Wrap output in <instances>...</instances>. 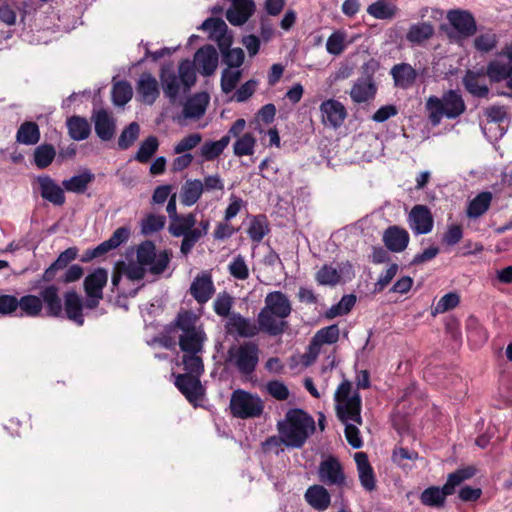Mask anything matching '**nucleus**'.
Listing matches in <instances>:
<instances>
[{
  "instance_id": "nucleus-52",
  "label": "nucleus",
  "mask_w": 512,
  "mask_h": 512,
  "mask_svg": "<svg viewBox=\"0 0 512 512\" xmlns=\"http://www.w3.org/2000/svg\"><path fill=\"white\" fill-rule=\"evenodd\" d=\"M347 34L342 30L334 31L327 39L326 50L329 54L338 56L344 52L347 47Z\"/></svg>"
},
{
  "instance_id": "nucleus-20",
  "label": "nucleus",
  "mask_w": 512,
  "mask_h": 512,
  "mask_svg": "<svg viewBox=\"0 0 512 512\" xmlns=\"http://www.w3.org/2000/svg\"><path fill=\"white\" fill-rule=\"evenodd\" d=\"M225 329L227 333H236L243 338L254 337L259 332V328L253 320L245 318L239 313H232L229 316L225 324Z\"/></svg>"
},
{
  "instance_id": "nucleus-51",
  "label": "nucleus",
  "mask_w": 512,
  "mask_h": 512,
  "mask_svg": "<svg viewBox=\"0 0 512 512\" xmlns=\"http://www.w3.org/2000/svg\"><path fill=\"white\" fill-rule=\"evenodd\" d=\"M315 279L319 285L335 286L340 282L341 274L332 265H323L316 273Z\"/></svg>"
},
{
  "instance_id": "nucleus-40",
  "label": "nucleus",
  "mask_w": 512,
  "mask_h": 512,
  "mask_svg": "<svg viewBox=\"0 0 512 512\" xmlns=\"http://www.w3.org/2000/svg\"><path fill=\"white\" fill-rule=\"evenodd\" d=\"M492 201V193L485 191L479 193L475 198H473L467 207L466 213L468 218L476 219L481 217L483 214L487 212L491 205Z\"/></svg>"
},
{
  "instance_id": "nucleus-26",
  "label": "nucleus",
  "mask_w": 512,
  "mask_h": 512,
  "mask_svg": "<svg viewBox=\"0 0 512 512\" xmlns=\"http://www.w3.org/2000/svg\"><path fill=\"white\" fill-rule=\"evenodd\" d=\"M214 292V284L209 273L196 276L190 286V294L199 304L208 302Z\"/></svg>"
},
{
  "instance_id": "nucleus-53",
  "label": "nucleus",
  "mask_w": 512,
  "mask_h": 512,
  "mask_svg": "<svg viewBox=\"0 0 512 512\" xmlns=\"http://www.w3.org/2000/svg\"><path fill=\"white\" fill-rule=\"evenodd\" d=\"M140 134V126L137 122H131L125 127L118 139V148L120 150H126L130 148L135 141L138 139Z\"/></svg>"
},
{
  "instance_id": "nucleus-1",
  "label": "nucleus",
  "mask_w": 512,
  "mask_h": 512,
  "mask_svg": "<svg viewBox=\"0 0 512 512\" xmlns=\"http://www.w3.org/2000/svg\"><path fill=\"white\" fill-rule=\"evenodd\" d=\"M166 211L169 216L168 232L176 238L182 237L180 252L187 256L195 245L207 235L210 227L208 219L197 222L196 214H179L177 212L176 193L168 199Z\"/></svg>"
},
{
  "instance_id": "nucleus-28",
  "label": "nucleus",
  "mask_w": 512,
  "mask_h": 512,
  "mask_svg": "<svg viewBox=\"0 0 512 512\" xmlns=\"http://www.w3.org/2000/svg\"><path fill=\"white\" fill-rule=\"evenodd\" d=\"M305 501L317 511H325L331 504V495L327 488L320 484L309 486L304 494Z\"/></svg>"
},
{
  "instance_id": "nucleus-45",
  "label": "nucleus",
  "mask_w": 512,
  "mask_h": 512,
  "mask_svg": "<svg viewBox=\"0 0 512 512\" xmlns=\"http://www.w3.org/2000/svg\"><path fill=\"white\" fill-rule=\"evenodd\" d=\"M229 144V136H223L218 141H206L200 148V155L204 161H212L219 157Z\"/></svg>"
},
{
  "instance_id": "nucleus-49",
  "label": "nucleus",
  "mask_w": 512,
  "mask_h": 512,
  "mask_svg": "<svg viewBox=\"0 0 512 512\" xmlns=\"http://www.w3.org/2000/svg\"><path fill=\"white\" fill-rule=\"evenodd\" d=\"M133 96L132 86L127 81H118L112 87V100L116 106H124Z\"/></svg>"
},
{
  "instance_id": "nucleus-42",
  "label": "nucleus",
  "mask_w": 512,
  "mask_h": 512,
  "mask_svg": "<svg viewBox=\"0 0 512 512\" xmlns=\"http://www.w3.org/2000/svg\"><path fill=\"white\" fill-rule=\"evenodd\" d=\"M339 328L336 324L324 327L316 332L310 343V349L318 352L319 347L323 344H334L339 339Z\"/></svg>"
},
{
  "instance_id": "nucleus-60",
  "label": "nucleus",
  "mask_w": 512,
  "mask_h": 512,
  "mask_svg": "<svg viewBox=\"0 0 512 512\" xmlns=\"http://www.w3.org/2000/svg\"><path fill=\"white\" fill-rule=\"evenodd\" d=\"M202 141L200 133H192L182 138L173 148L175 154H182L194 149Z\"/></svg>"
},
{
  "instance_id": "nucleus-38",
  "label": "nucleus",
  "mask_w": 512,
  "mask_h": 512,
  "mask_svg": "<svg viewBox=\"0 0 512 512\" xmlns=\"http://www.w3.org/2000/svg\"><path fill=\"white\" fill-rule=\"evenodd\" d=\"M434 35V27L430 22L412 24L406 34V40L413 45H420Z\"/></svg>"
},
{
  "instance_id": "nucleus-39",
  "label": "nucleus",
  "mask_w": 512,
  "mask_h": 512,
  "mask_svg": "<svg viewBox=\"0 0 512 512\" xmlns=\"http://www.w3.org/2000/svg\"><path fill=\"white\" fill-rule=\"evenodd\" d=\"M41 137L40 129L37 123L33 121L23 122L17 130L16 141L23 145H35Z\"/></svg>"
},
{
  "instance_id": "nucleus-27",
  "label": "nucleus",
  "mask_w": 512,
  "mask_h": 512,
  "mask_svg": "<svg viewBox=\"0 0 512 512\" xmlns=\"http://www.w3.org/2000/svg\"><path fill=\"white\" fill-rule=\"evenodd\" d=\"M40 298L45 305L46 314L50 317H63V305L59 296V288L49 285L41 289Z\"/></svg>"
},
{
  "instance_id": "nucleus-47",
  "label": "nucleus",
  "mask_w": 512,
  "mask_h": 512,
  "mask_svg": "<svg viewBox=\"0 0 512 512\" xmlns=\"http://www.w3.org/2000/svg\"><path fill=\"white\" fill-rule=\"evenodd\" d=\"M34 163L39 169H45L53 162L56 150L51 144H41L34 150Z\"/></svg>"
},
{
  "instance_id": "nucleus-6",
  "label": "nucleus",
  "mask_w": 512,
  "mask_h": 512,
  "mask_svg": "<svg viewBox=\"0 0 512 512\" xmlns=\"http://www.w3.org/2000/svg\"><path fill=\"white\" fill-rule=\"evenodd\" d=\"M160 80L165 97L174 103L181 90L185 94L190 91L196 82V72L192 63L185 59L178 66V75L172 70H161Z\"/></svg>"
},
{
  "instance_id": "nucleus-33",
  "label": "nucleus",
  "mask_w": 512,
  "mask_h": 512,
  "mask_svg": "<svg viewBox=\"0 0 512 512\" xmlns=\"http://www.w3.org/2000/svg\"><path fill=\"white\" fill-rule=\"evenodd\" d=\"M108 281V271L105 268H97L88 274L83 282L85 294L103 295V288Z\"/></svg>"
},
{
  "instance_id": "nucleus-58",
  "label": "nucleus",
  "mask_w": 512,
  "mask_h": 512,
  "mask_svg": "<svg viewBox=\"0 0 512 512\" xmlns=\"http://www.w3.org/2000/svg\"><path fill=\"white\" fill-rule=\"evenodd\" d=\"M498 43L497 35L491 31L478 35L474 39V47L482 53L492 51Z\"/></svg>"
},
{
  "instance_id": "nucleus-59",
  "label": "nucleus",
  "mask_w": 512,
  "mask_h": 512,
  "mask_svg": "<svg viewBox=\"0 0 512 512\" xmlns=\"http://www.w3.org/2000/svg\"><path fill=\"white\" fill-rule=\"evenodd\" d=\"M228 271L232 277L238 280H246L249 277V269L242 255H237L228 265Z\"/></svg>"
},
{
  "instance_id": "nucleus-19",
  "label": "nucleus",
  "mask_w": 512,
  "mask_h": 512,
  "mask_svg": "<svg viewBox=\"0 0 512 512\" xmlns=\"http://www.w3.org/2000/svg\"><path fill=\"white\" fill-rule=\"evenodd\" d=\"M37 183L41 197L55 206H62L65 203L64 188L59 186L49 175L37 177Z\"/></svg>"
},
{
  "instance_id": "nucleus-36",
  "label": "nucleus",
  "mask_w": 512,
  "mask_h": 512,
  "mask_svg": "<svg viewBox=\"0 0 512 512\" xmlns=\"http://www.w3.org/2000/svg\"><path fill=\"white\" fill-rule=\"evenodd\" d=\"M202 181L199 179H188L181 187L180 201L184 206H193L201 198Z\"/></svg>"
},
{
  "instance_id": "nucleus-24",
  "label": "nucleus",
  "mask_w": 512,
  "mask_h": 512,
  "mask_svg": "<svg viewBox=\"0 0 512 512\" xmlns=\"http://www.w3.org/2000/svg\"><path fill=\"white\" fill-rule=\"evenodd\" d=\"M209 32V39L216 41L218 47L231 46L232 37L227 34V25L221 18H207L199 27Z\"/></svg>"
},
{
  "instance_id": "nucleus-34",
  "label": "nucleus",
  "mask_w": 512,
  "mask_h": 512,
  "mask_svg": "<svg viewBox=\"0 0 512 512\" xmlns=\"http://www.w3.org/2000/svg\"><path fill=\"white\" fill-rule=\"evenodd\" d=\"M95 179V175L89 169H83L78 175H74L69 179L62 181L63 188L72 193L83 194L86 192L88 185Z\"/></svg>"
},
{
  "instance_id": "nucleus-61",
  "label": "nucleus",
  "mask_w": 512,
  "mask_h": 512,
  "mask_svg": "<svg viewBox=\"0 0 512 512\" xmlns=\"http://www.w3.org/2000/svg\"><path fill=\"white\" fill-rule=\"evenodd\" d=\"M266 389L269 395L276 400L284 401L289 397L287 386L280 380L269 381L266 385Z\"/></svg>"
},
{
  "instance_id": "nucleus-46",
  "label": "nucleus",
  "mask_w": 512,
  "mask_h": 512,
  "mask_svg": "<svg viewBox=\"0 0 512 512\" xmlns=\"http://www.w3.org/2000/svg\"><path fill=\"white\" fill-rule=\"evenodd\" d=\"M17 308H20L22 315L29 317L39 316L42 309L43 303L40 297L35 295H25L20 299H17Z\"/></svg>"
},
{
  "instance_id": "nucleus-56",
  "label": "nucleus",
  "mask_w": 512,
  "mask_h": 512,
  "mask_svg": "<svg viewBox=\"0 0 512 512\" xmlns=\"http://www.w3.org/2000/svg\"><path fill=\"white\" fill-rule=\"evenodd\" d=\"M242 76L240 69L225 68L221 74V89L225 94L232 92Z\"/></svg>"
},
{
  "instance_id": "nucleus-43",
  "label": "nucleus",
  "mask_w": 512,
  "mask_h": 512,
  "mask_svg": "<svg viewBox=\"0 0 512 512\" xmlns=\"http://www.w3.org/2000/svg\"><path fill=\"white\" fill-rule=\"evenodd\" d=\"M268 233L269 223L267 217L262 214L253 216L247 229L249 238L255 243H260Z\"/></svg>"
},
{
  "instance_id": "nucleus-23",
  "label": "nucleus",
  "mask_w": 512,
  "mask_h": 512,
  "mask_svg": "<svg viewBox=\"0 0 512 512\" xmlns=\"http://www.w3.org/2000/svg\"><path fill=\"white\" fill-rule=\"evenodd\" d=\"M231 7L226 11V19L234 26H241L248 21L255 11L253 0H230Z\"/></svg>"
},
{
  "instance_id": "nucleus-63",
  "label": "nucleus",
  "mask_w": 512,
  "mask_h": 512,
  "mask_svg": "<svg viewBox=\"0 0 512 512\" xmlns=\"http://www.w3.org/2000/svg\"><path fill=\"white\" fill-rule=\"evenodd\" d=\"M282 445L288 448V443L285 440V436L279 434L278 436L268 437L262 443V448L264 452H274L276 455H279L281 452L284 451V449L281 448Z\"/></svg>"
},
{
  "instance_id": "nucleus-55",
  "label": "nucleus",
  "mask_w": 512,
  "mask_h": 512,
  "mask_svg": "<svg viewBox=\"0 0 512 512\" xmlns=\"http://www.w3.org/2000/svg\"><path fill=\"white\" fill-rule=\"evenodd\" d=\"M256 139L251 133H245L237 138L233 145V152L236 156H249L254 153Z\"/></svg>"
},
{
  "instance_id": "nucleus-17",
  "label": "nucleus",
  "mask_w": 512,
  "mask_h": 512,
  "mask_svg": "<svg viewBox=\"0 0 512 512\" xmlns=\"http://www.w3.org/2000/svg\"><path fill=\"white\" fill-rule=\"evenodd\" d=\"M136 92L142 103L154 104L160 95L157 79L149 72L142 73L136 84Z\"/></svg>"
},
{
  "instance_id": "nucleus-2",
  "label": "nucleus",
  "mask_w": 512,
  "mask_h": 512,
  "mask_svg": "<svg viewBox=\"0 0 512 512\" xmlns=\"http://www.w3.org/2000/svg\"><path fill=\"white\" fill-rule=\"evenodd\" d=\"M175 327L180 330L178 344L183 352L182 363L190 358H202L207 335L199 324V318L189 310L180 311L174 320Z\"/></svg>"
},
{
  "instance_id": "nucleus-8",
  "label": "nucleus",
  "mask_w": 512,
  "mask_h": 512,
  "mask_svg": "<svg viewBox=\"0 0 512 512\" xmlns=\"http://www.w3.org/2000/svg\"><path fill=\"white\" fill-rule=\"evenodd\" d=\"M476 474V468L467 466L459 468L448 475L446 483L440 488L431 486L420 494V502L428 507L441 508L445 505L446 497L455 492V488L463 481L472 478Z\"/></svg>"
},
{
  "instance_id": "nucleus-13",
  "label": "nucleus",
  "mask_w": 512,
  "mask_h": 512,
  "mask_svg": "<svg viewBox=\"0 0 512 512\" xmlns=\"http://www.w3.org/2000/svg\"><path fill=\"white\" fill-rule=\"evenodd\" d=\"M410 229L415 235L428 234L433 229V216L426 205H415L408 215Z\"/></svg>"
},
{
  "instance_id": "nucleus-14",
  "label": "nucleus",
  "mask_w": 512,
  "mask_h": 512,
  "mask_svg": "<svg viewBox=\"0 0 512 512\" xmlns=\"http://www.w3.org/2000/svg\"><path fill=\"white\" fill-rule=\"evenodd\" d=\"M449 23L458 33L459 38H469L477 31L473 15L466 10H451L447 14Z\"/></svg>"
},
{
  "instance_id": "nucleus-5",
  "label": "nucleus",
  "mask_w": 512,
  "mask_h": 512,
  "mask_svg": "<svg viewBox=\"0 0 512 512\" xmlns=\"http://www.w3.org/2000/svg\"><path fill=\"white\" fill-rule=\"evenodd\" d=\"M425 107L433 126H438L444 117L451 120L456 119L466 110L465 101L457 90H448L441 97L430 96Z\"/></svg>"
},
{
  "instance_id": "nucleus-10",
  "label": "nucleus",
  "mask_w": 512,
  "mask_h": 512,
  "mask_svg": "<svg viewBox=\"0 0 512 512\" xmlns=\"http://www.w3.org/2000/svg\"><path fill=\"white\" fill-rule=\"evenodd\" d=\"M170 257L171 253L168 250H163L157 254L156 246L150 240L141 242L136 248L137 262L145 266L148 272L154 275L162 274L167 269Z\"/></svg>"
},
{
  "instance_id": "nucleus-29",
  "label": "nucleus",
  "mask_w": 512,
  "mask_h": 512,
  "mask_svg": "<svg viewBox=\"0 0 512 512\" xmlns=\"http://www.w3.org/2000/svg\"><path fill=\"white\" fill-rule=\"evenodd\" d=\"M209 95L206 92L196 93L183 104V117L185 119H199L206 111Z\"/></svg>"
},
{
  "instance_id": "nucleus-44",
  "label": "nucleus",
  "mask_w": 512,
  "mask_h": 512,
  "mask_svg": "<svg viewBox=\"0 0 512 512\" xmlns=\"http://www.w3.org/2000/svg\"><path fill=\"white\" fill-rule=\"evenodd\" d=\"M512 64L509 62H503L500 60L490 61L485 69V73L493 83H499L503 80L508 79L510 75V68Z\"/></svg>"
},
{
  "instance_id": "nucleus-48",
  "label": "nucleus",
  "mask_w": 512,
  "mask_h": 512,
  "mask_svg": "<svg viewBox=\"0 0 512 512\" xmlns=\"http://www.w3.org/2000/svg\"><path fill=\"white\" fill-rule=\"evenodd\" d=\"M159 147V141L156 136L147 137L140 144L134 159L140 163H147L156 153Z\"/></svg>"
},
{
  "instance_id": "nucleus-3",
  "label": "nucleus",
  "mask_w": 512,
  "mask_h": 512,
  "mask_svg": "<svg viewBox=\"0 0 512 512\" xmlns=\"http://www.w3.org/2000/svg\"><path fill=\"white\" fill-rule=\"evenodd\" d=\"M292 305L281 291H273L266 295L265 306L258 314L259 328L271 336L285 332L288 323L285 319L291 314Z\"/></svg>"
},
{
  "instance_id": "nucleus-50",
  "label": "nucleus",
  "mask_w": 512,
  "mask_h": 512,
  "mask_svg": "<svg viewBox=\"0 0 512 512\" xmlns=\"http://www.w3.org/2000/svg\"><path fill=\"white\" fill-rule=\"evenodd\" d=\"M222 54V61L229 69H239L244 62L245 54L241 48H233L230 46L219 47Z\"/></svg>"
},
{
  "instance_id": "nucleus-22",
  "label": "nucleus",
  "mask_w": 512,
  "mask_h": 512,
  "mask_svg": "<svg viewBox=\"0 0 512 512\" xmlns=\"http://www.w3.org/2000/svg\"><path fill=\"white\" fill-rule=\"evenodd\" d=\"M361 403L362 402L359 393L355 392L345 403L337 404L336 413L338 419L345 425L349 424V421L361 425Z\"/></svg>"
},
{
  "instance_id": "nucleus-35",
  "label": "nucleus",
  "mask_w": 512,
  "mask_h": 512,
  "mask_svg": "<svg viewBox=\"0 0 512 512\" xmlns=\"http://www.w3.org/2000/svg\"><path fill=\"white\" fill-rule=\"evenodd\" d=\"M377 91L374 81L359 78L351 88L350 97L355 103H363L373 99Z\"/></svg>"
},
{
  "instance_id": "nucleus-30",
  "label": "nucleus",
  "mask_w": 512,
  "mask_h": 512,
  "mask_svg": "<svg viewBox=\"0 0 512 512\" xmlns=\"http://www.w3.org/2000/svg\"><path fill=\"white\" fill-rule=\"evenodd\" d=\"M64 314L78 326L84 324L83 302L81 297L74 290L64 294Z\"/></svg>"
},
{
  "instance_id": "nucleus-31",
  "label": "nucleus",
  "mask_w": 512,
  "mask_h": 512,
  "mask_svg": "<svg viewBox=\"0 0 512 512\" xmlns=\"http://www.w3.org/2000/svg\"><path fill=\"white\" fill-rule=\"evenodd\" d=\"M357 465L359 480L366 491H373L376 488V480L368 457L364 452H357L354 456Z\"/></svg>"
},
{
  "instance_id": "nucleus-9",
  "label": "nucleus",
  "mask_w": 512,
  "mask_h": 512,
  "mask_svg": "<svg viewBox=\"0 0 512 512\" xmlns=\"http://www.w3.org/2000/svg\"><path fill=\"white\" fill-rule=\"evenodd\" d=\"M260 349L255 342L248 341L231 347L227 352V361L244 376L252 375L259 363Z\"/></svg>"
},
{
  "instance_id": "nucleus-57",
  "label": "nucleus",
  "mask_w": 512,
  "mask_h": 512,
  "mask_svg": "<svg viewBox=\"0 0 512 512\" xmlns=\"http://www.w3.org/2000/svg\"><path fill=\"white\" fill-rule=\"evenodd\" d=\"M233 306V298L227 292L219 293L214 300L213 308L215 313L221 317H227L232 314L231 308Z\"/></svg>"
},
{
  "instance_id": "nucleus-7",
  "label": "nucleus",
  "mask_w": 512,
  "mask_h": 512,
  "mask_svg": "<svg viewBox=\"0 0 512 512\" xmlns=\"http://www.w3.org/2000/svg\"><path fill=\"white\" fill-rule=\"evenodd\" d=\"M182 364L186 373L176 376L175 386L189 403L197 406L198 401H200L205 394V389L200 381V377L204 373L203 359L190 358L186 359L185 363Z\"/></svg>"
},
{
  "instance_id": "nucleus-18",
  "label": "nucleus",
  "mask_w": 512,
  "mask_h": 512,
  "mask_svg": "<svg viewBox=\"0 0 512 512\" xmlns=\"http://www.w3.org/2000/svg\"><path fill=\"white\" fill-rule=\"evenodd\" d=\"M218 53L214 46L205 45L199 48L194 55V63L203 76H211L218 66Z\"/></svg>"
},
{
  "instance_id": "nucleus-32",
  "label": "nucleus",
  "mask_w": 512,
  "mask_h": 512,
  "mask_svg": "<svg viewBox=\"0 0 512 512\" xmlns=\"http://www.w3.org/2000/svg\"><path fill=\"white\" fill-rule=\"evenodd\" d=\"M391 75L395 86L407 89L411 87L417 78L416 70L408 63H399L392 67Z\"/></svg>"
},
{
  "instance_id": "nucleus-16",
  "label": "nucleus",
  "mask_w": 512,
  "mask_h": 512,
  "mask_svg": "<svg viewBox=\"0 0 512 512\" xmlns=\"http://www.w3.org/2000/svg\"><path fill=\"white\" fill-rule=\"evenodd\" d=\"M322 121L333 128L340 127L347 116L345 106L335 99L325 100L320 105Z\"/></svg>"
},
{
  "instance_id": "nucleus-64",
  "label": "nucleus",
  "mask_w": 512,
  "mask_h": 512,
  "mask_svg": "<svg viewBox=\"0 0 512 512\" xmlns=\"http://www.w3.org/2000/svg\"><path fill=\"white\" fill-rule=\"evenodd\" d=\"M468 339L476 344H483L487 341L485 330L478 325L476 319L471 318L468 322Z\"/></svg>"
},
{
  "instance_id": "nucleus-54",
  "label": "nucleus",
  "mask_w": 512,
  "mask_h": 512,
  "mask_svg": "<svg viewBox=\"0 0 512 512\" xmlns=\"http://www.w3.org/2000/svg\"><path fill=\"white\" fill-rule=\"evenodd\" d=\"M166 224V217L164 215L148 214L141 221V233L143 235H151L161 231Z\"/></svg>"
},
{
  "instance_id": "nucleus-4",
  "label": "nucleus",
  "mask_w": 512,
  "mask_h": 512,
  "mask_svg": "<svg viewBox=\"0 0 512 512\" xmlns=\"http://www.w3.org/2000/svg\"><path fill=\"white\" fill-rule=\"evenodd\" d=\"M278 433L285 436L288 448H302L309 437L315 432V421L312 416L299 408L289 409L285 418L277 423Z\"/></svg>"
},
{
  "instance_id": "nucleus-25",
  "label": "nucleus",
  "mask_w": 512,
  "mask_h": 512,
  "mask_svg": "<svg viewBox=\"0 0 512 512\" xmlns=\"http://www.w3.org/2000/svg\"><path fill=\"white\" fill-rule=\"evenodd\" d=\"M409 233L399 226L388 227L383 234V242L386 248L395 253L404 251L409 244Z\"/></svg>"
},
{
  "instance_id": "nucleus-15",
  "label": "nucleus",
  "mask_w": 512,
  "mask_h": 512,
  "mask_svg": "<svg viewBox=\"0 0 512 512\" xmlns=\"http://www.w3.org/2000/svg\"><path fill=\"white\" fill-rule=\"evenodd\" d=\"M97 137L102 141H110L116 133V119L105 109L95 110L91 117Z\"/></svg>"
},
{
  "instance_id": "nucleus-11",
  "label": "nucleus",
  "mask_w": 512,
  "mask_h": 512,
  "mask_svg": "<svg viewBox=\"0 0 512 512\" xmlns=\"http://www.w3.org/2000/svg\"><path fill=\"white\" fill-rule=\"evenodd\" d=\"M264 405L259 396L245 390H235L230 399V410L233 416L241 419L259 417Z\"/></svg>"
},
{
  "instance_id": "nucleus-12",
  "label": "nucleus",
  "mask_w": 512,
  "mask_h": 512,
  "mask_svg": "<svg viewBox=\"0 0 512 512\" xmlns=\"http://www.w3.org/2000/svg\"><path fill=\"white\" fill-rule=\"evenodd\" d=\"M317 474L319 481L327 486L343 489L347 485L342 464L334 456H329L320 462Z\"/></svg>"
},
{
  "instance_id": "nucleus-21",
  "label": "nucleus",
  "mask_w": 512,
  "mask_h": 512,
  "mask_svg": "<svg viewBox=\"0 0 512 512\" xmlns=\"http://www.w3.org/2000/svg\"><path fill=\"white\" fill-rule=\"evenodd\" d=\"M485 76L487 75L483 67L477 71L468 69L462 78V83L472 96L485 98L489 94V88L485 83Z\"/></svg>"
},
{
  "instance_id": "nucleus-37",
  "label": "nucleus",
  "mask_w": 512,
  "mask_h": 512,
  "mask_svg": "<svg viewBox=\"0 0 512 512\" xmlns=\"http://www.w3.org/2000/svg\"><path fill=\"white\" fill-rule=\"evenodd\" d=\"M69 136L75 141H82L89 137L91 126L88 120L80 116H71L66 121Z\"/></svg>"
},
{
  "instance_id": "nucleus-41",
  "label": "nucleus",
  "mask_w": 512,
  "mask_h": 512,
  "mask_svg": "<svg viewBox=\"0 0 512 512\" xmlns=\"http://www.w3.org/2000/svg\"><path fill=\"white\" fill-rule=\"evenodd\" d=\"M399 12L398 7L386 0H377L370 4L367 8V13L380 20L393 19Z\"/></svg>"
},
{
  "instance_id": "nucleus-62",
  "label": "nucleus",
  "mask_w": 512,
  "mask_h": 512,
  "mask_svg": "<svg viewBox=\"0 0 512 512\" xmlns=\"http://www.w3.org/2000/svg\"><path fill=\"white\" fill-rule=\"evenodd\" d=\"M460 302V297L455 292L445 294L435 306V313H444L455 308Z\"/></svg>"
}]
</instances>
